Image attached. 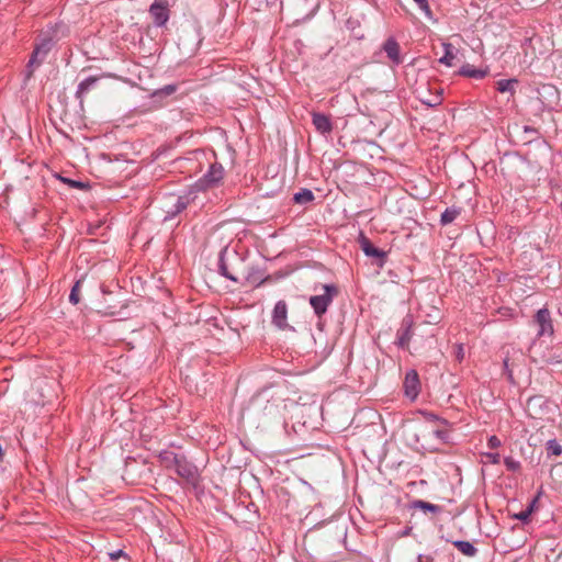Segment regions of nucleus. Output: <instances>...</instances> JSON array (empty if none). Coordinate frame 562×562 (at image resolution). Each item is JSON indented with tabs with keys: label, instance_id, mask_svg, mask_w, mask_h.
Segmentation results:
<instances>
[{
	"label": "nucleus",
	"instance_id": "obj_1",
	"mask_svg": "<svg viewBox=\"0 0 562 562\" xmlns=\"http://www.w3.org/2000/svg\"><path fill=\"white\" fill-rule=\"evenodd\" d=\"M322 290V294L312 295L308 300L311 307L313 308L314 314L321 318L328 311V307L331 305L334 299L338 295L339 290L338 286L334 283L330 284H321L315 285L314 291Z\"/></svg>",
	"mask_w": 562,
	"mask_h": 562
},
{
	"label": "nucleus",
	"instance_id": "obj_2",
	"mask_svg": "<svg viewBox=\"0 0 562 562\" xmlns=\"http://www.w3.org/2000/svg\"><path fill=\"white\" fill-rule=\"evenodd\" d=\"M225 169L220 162L211 164L207 171L191 186V190L198 195V192L216 188L222 182Z\"/></svg>",
	"mask_w": 562,
	"mask_h": 562
},
{
	"label": "nucleus",
	"instance_id": "obj_3",
	"mask_svg": "<svg viewBox=\"0 0 562 562\" xmlns=\"http://www.w3.org/2000/svg\"><path fill=\"white\" fill-rule=\"evenodd\" d=\"M54 38L52 36H45L41 40V42L35 46L31 58L27 64V76H31L34 68L38 67L44 59L46 58L47 54L50 52V49L54 46Z\"/></svg>",
	"mask_w": 562,
	"mask_h": 562
},
{
	"label": "nucleus",
	"instance_id": "obj_4",
	"mask_svg": "<svg viewBox=\"0 0 562 562\" xmlns=\"http://www.w3.org/2000/svg\"><path fill=\"white\" fill-rule=\"evenodd\" d=\"M198 195L194 193V190H187L183 194L177 195L175 203L169 206L165 212L166 215L164 221H169L175 218L178 214L184 211L191 203L195 201Z\"/></svg>",
	"mask_w": 562,
	"mask_h": 562
},
{
	"label": "nucleus",
	"instance_id": "obj_5",
	"mask_svg": "<svg viewBox=\"0 0 562 562\" xmlns=\"http://www.w3.org/2000/svg\"><path fill=\"white\" fill-rule=\"evenodd\" d=\"M173 471L183 480L192 485H198L200 480V474L198 468L190 462L186 456H181L179 462H177Z\"/></svg>",
	"mask_w": 562,
	"mask_h": 562
},
{
	"label": "nucleus",
	"instance_id": "obj_6",
	"mask_svg": "<svg viewBox=\"0 0 562 562\" xmlns=\"http://www.w3.org/2000/svg\"><path fill=\"white\" fill-rule=\"evenodd\" d=\"M149 13L153 16L156 26H164L169 20V10L166 0H154L150 4Z\"/></svg>",
	"mask_w": 562,
	"mask_h": 562
},
{
	"label": "nucleus",
	"instance_id": "obj_7",
	"mask_svg": "<svg viewBox=\"0 0 562 562\" xmlns=\"http://www.w3.org/2000/svg\"><path fill=\"white\" fill-rule=\"evenodd\" d=\"M403 387L404 393L408 398L415 400L418 396L420 391V381L416 370L411 369L406 372Z\"/></svg>",
	"mask_w": 562,
	"mask_h": 562
},
{
	"label": "nucleus",
	"instance_id": "obj_8",
	"mask_svg": "<svg viewBox=\"0 0 562 562\" xmlns=\"http://www.w3.org/2000/svg\"><path fill=\"white\" fill-rule=\"evenodd\" d=\"M539 100L546 109H553L559 100V92L552 85H543L539 90Z\"/></svg>",
	"mask_w": 562,
	"mask_h": 562
},
{
	"label": "nucleus",
	"instance_id": "obj_9",
	"mask_svg": "<svg viewBox=\"0 0 562 562\" xmlns=\"http://www.w3.org/2000/svg\"><path fill=\"white\" fill-rule=\"evenodd\" d=\"M535 323L539 326L538 336L552 335L553 326L550 312L547 308H540L535 315Z\"/></svg>",
	"mask_w": 562,
	"mask_h": 562
},
{
	"label": "nucleus",
	"instance_id": "obj_10",
	"mask_svg": "<svg viewBox=\"0 0 562 562\" xmlns=\"http://www.w3.org/2000/svg\"><path fill=\"white\" fill-rule=\"evenodd\" d=\"M360 246L366 256L376 259L379 266H383L386 258V252L380 248H376L372 243L364 236L360 238Z\"/></svg>",
	"mask_w": 562,
	"mask_h": 562
},
{
	"label": "nucleus",
	"instance_id": "obj_11",
	"mask_svg": "<svg viewBox=\"0 0 562 562\" xmlns=\"http://www.w3.org/2000/svg\"><path fill=\"white\" fill-rule=\"evenodd\" d=\"M382 49L394 66H398L400 64L403 63L400 45L395 38L389 37L383 43Z\"/></svg>",
	"mask_w": 562,
	"mask_h": 562
},
{
	"label": "nucleus",
	"instance_id": "obj_12",
	"mask_svg": "<svg viewBox=\"0 0 562 562\" xmlns=\"http://www.w3.org/2000/svg\"><path fill=\"white\" fill-rule=\"evenodd\" d=\"M288 305L285 301H278L272 311V323L279 329H285L288 327Z\"/></svg>",
	"mask_w": 562,
	"mask_h": 562
},
{
	"label": "nucleus",
	"instance_id": "obj_13",
	"mask_svg": "<svg viewBox=\"0 0 562 562\" xmlns=\"http://www.w3.org/2000/svg\"><path fill=\"white\" fill-rule=\"evenodd\" d=\"M312 123L315 130L323 135H328L333 131V123L330 117L326 114L318 112L312 113Z\"/></svg>",
	"mask_w": 562,
	"mask_h": 562
},
{
	"label": "nucleus",
	"instance_id": "obj_14",
	"mask_svg": "<svg viewBox=\"0 0 562 562\" xmlns=\"http://www.w3.org/2000/svg\"><path fill=\"white\" fill-rule=\"evenodd\" d=\"M397 346L400 348H405L408 346V342L412 338V322L405 318L402 323L401 328L397 330Z\"/></svg>",
	"mask_w": 562,
	"mask_h": 562
},
{
	"label": "nucleus",
	"instance_id": "obj_15",
	"mask_svg": "<svg viewBox=\"0 0 562 562\" xmlns=\"http://www.w3.org/2000/svg\"><path fill=\"white\" fill-rule=\"evenodd\" d=\"M245 279L247 285L251 288H258L267 280V277L260 268L251 267L249 268Z\"/></svg>",
	"mask_w": 562,
	"mask_h": 562
},
{
	"label": "nucleus",
	"instance_id": "obj_16",
	"mask_svg": "<svg viewBox=\"0 0 562 562\" xmlns=\"http://www.w3.org/2000/svg\"><path fill=\"white\" fill-rule=\"evenodd\" d=\"M227 254H228L227 248H223L220 251V255H218V272L224 278H226L228 280H232L234 282H238L239 281L238 278L234 273H232L229 271V268H228V265H227V261H226Z\"/></svg>",
	"mask_w": 562,
	"mask_h": 562
},
{
	"label": "nucleus",
	"instance_id": "obj_17",
	"mask_svg": "<svg viewBox=\"0 0 562 562\" xmlns=\"http://www.w3.org/2000/svg\"><path fill=\"white\" fill-rule=\"evenodd\" d=\"M98 81L99 77L97 76H89L88 78L80 81L76 90V98L82 100L85 95L95 87Z\"/></svg>",
	"mask_w": 562,
	"mask_h": 562
},
{
	"label": "nucleus",
	"instance_id": "obj_18",
	"mask_svg": "<svg viewBox=\"0 0 562 562\" xmlns=\"http://www.w3.org/2000/svg\"><path fill=\"white\" fill-rule=\"evenodd\" d=\"M181 456L182 454L175 453L173 451H170V450H162V451H160L158 457H159L160 462L164 464V467L166 469L173 470L177 462H179V459L181 458Z\"/></svg>",
	"mask_w": 562,
	"mask_h": 562
},
{
	"label": "nucleus",
	"instance_id": "obj_19",
	"mask_svg": "<svg viewBox=\"0 0 562 562\" xmlns=\"http://www.w3.org/2000/svg\"><path fill=\"white\" fill-rule=\"evenodd\" d=\"M443 56L439 58V63L452 67L456 58V49L451 43H442Z\"/></svg>",
	"mask_w": 562,
	"mask_h": 562
},
{
	"label": "nucleus",
	"instance_id": "obj_20",
	"mask_svg": "<svg viewBox=\"0 0 562 562\" xmlns=\"http://www.w3.org/2000/svg\"><path fill=\"white\" fill-rule=\"evenodd\" d=\"M518 80L516 78L501 79L496 82V90L501 93H510L512 95L516 92Z\"/></svg>",
	"mask_w": 562,
	"mask_h": 562
},
{
	"label": "nucleus",
	"instance_id": "obj_21",
	"mask_svg": "<svg viewBox=\"0 0 562 562\" xmlns=\"http://www.w3.org/2000/svg\"><path fill=\"white\" fill-rule=\"evenodd\" d=\"M459 74L469 78L482 79L487 75V71L465 64L460 68Z\"/></svg>",
	"mask_w": 562,
	"mask_h": 562
},
{
	"label": "nucleus",
	"instance_id": "obj_22",
	"mask_svg": "<svg viewBox=\"0 0 562 562\" xmlns=\"http://www.w3.org/2000/svg\"><path fill=\"white\" fill-rule=\"evenodd\" d=\"M452 543L461 553H463L467 557L472 558V557H475L477 553V549L470 541L456 540Z\"/></svg>",
	"mask_w": 562,
	"mask_h": 562
},
{
	"label": "nucleus",
	"instance_id": "obj_23",
	"mask_svg": "<svg viewBox=\"0 0 562 562\" xmlns=\"http://www.w3.org/2000/svg\"><path fill=\"white\" fill-rule=\"evenodd\" d=\"M461 213L460 207L451 206L447 207L440 217V224L441 225H448L451 224Z\"/></svg>",
	"mask_w": 562,
	"mask_h": 562
},
{
	"label": "nucleus",
	"instance_id": "obj_24",
	"mask_svg": "<svg viewBox=\"0 0 562 562\" xmlns=\"http://www.w3.org/2000/svg\"><path fill=\"white\" fill-rule=\"evenodd\" d=\"M315 199L314 193L310 189H301L293 196V200L297 204H306Z\"/></svg>",
	"mask_w": 562,
	"mask_h": 562
},
{
	"label": "nucleus",
	"instance_id": "obj_25",
	"mask_svg": "<svg viewBox=\"0 0 562 562\" xmlns=\"http://www.w3.org/2000/svg\"><path fill=\"white\" fill-rule=\"evenodd\" d=\"M413 507L414 508H419V509H422L424 512H430V513H434V514H438V513L441 512V507L440 506L431 504V503H428V502H425V501H422V499L415 501L413 503Z\"/></svg>",
	"mask_w": 562,
	"mask_h": 562
},
{
	"label": "nucleus",
	"instance_id": "obj_26",
	"mask_svg": "<svg viewBox=\"0 0 562 562\" xmlns=\"http://www.w3.org/2000/svg\"><path fill=\"white\" fill-rule=\"evenodd\" d=\"M546 450H547V454L549 457H551V456L559 457L562 453V446L560 445V442L558 440L550 439L546 443Z\"/></svg>",
	"mask_w": 562,
	"mask_h": 562
},
{
	"label": "nucleus",
	"instance_id": "obj_27",
	"mask_svg": "<svg viewBox=\"0 0 562 562\" xmlns=\"http://www.w3.org/2000/svg\"><path fill=\"white\" fill-rule=\"evenodd\" d=\"M60 180L64 183H67L69 187L75 188V189L88 190L90 188L88 182L74 180V179H69V178H65V177H60Z\"/></svg>",
	"mask_w": 562,
	"mask_h": 562
},
{
	"label": "nucleus",
	"instance_id": "obj_28",
	"mask_svg": "<svg viewBox=\"0 0 562 562\" xmlns=\"http://www.w3.org/2000/svg\"><path fill=\"white\" fill-rule=\"evenodd\" d=\"M418 9L425 14V16L429 20H432V11L429 7L428 0H413Z\"/></svg>",
	"mask_w": 562,
	"mask_h": 562
},
{
	"label": "nucleus",
	"instance_id": "obj_29",
	"mask_svg": "<svg viewBox=\"0 0 562 562\" xmlns=\"http://www.w3.org/2000/svg\"><path fill=\"white\" fill-rule=\"evenodd\" d=\"M79 286H80V281H77L75 283V285L72 286L70 294H69V302L72 303L74 305L79 303Z\"/></svg>",
	"mask_w": 562,
	"mask_h": 562
},
{
	"label": "nucleus",
	"instance_id": "obj_30",
	"mask_svg": "<svg viewBox=\"0 0 562 562\" xmlns=\"http://www.w3.org/2000/svg\"><path fill=\"white\" fill-rule=\"evenodd\" d=\"M504 463L510 471H517L520 468V462L513 459L512 457L505 458Z\"/></svg>",
	"mask_w": 562,
	"mask_h": 562
},
{
	"label": "nucleus",
	"instance_id": "obj_31",
	"mask_svg": "<svg viewBox=\"0 0 562 562\" xmlns=\"http://www.w3.org/2000/svg\"><path fill=\"white\" fill-rule=\"evenodd\" d=\"M530 509H524L520 513L515 514L514 518L520 520L524 524H527L530 520Z\"/></svg>",
	"mask_w": 562,
	"mask_h": 562
},
{
	"label": "nucleus",
	"instance_id": "obj_32",
	"mask_svg": "<svg viewBox=\"0 0 562 562\" xmlns=\"http://www.w3.org/2000/svg\"><path fill=\"white\" fill-rule=\"evenodd\" d=\"M425 417L429 422H438L442 425H448V422L434 413H425Z\"/></svg>",
	"mask_w": 562,
	"mask_h": 562
},
{
	"label": "nucleus",
	"instance_id": "obj_33",
	"mask_svg": "<svg viewBox=\"0 0 562 562\" xmlns=\"http://www.w3.org/2000/svg\"><path fill=\"white\" fill-rule=\"evenodd\" d=\"M442 101V98H441V94L438 93L436 94L434 98H431L430 100H423V102L428 105V106H436L438 104H440Z\"/></svg>",
	"mask_w": 562,
	"mask_h": 562
},
{
	"label": "nucleus",
	"instance_id": "obj_34",
	"mask_svg": "<svg viewBox=\"0 0 562 562\" xmlns=\"http://www.w3.org/2000/svg\"><path fill=\"white\" fill-rule=\"evenodd\" d=\"M454 356L459 362H461L464 359V347L462 344L456 346Z\"/></svg>",
	"mask_w": 562,
	"mask_h": 562
},
{
	"label": "nucleus",
	"instance_id": "obj_35",
	"mask_svg": "<svg viewBox=\"0 0 562 562\" xmlns=\"http://www.w3.org/2000/svg\"><path fill=\"white\" fill-rule=\"evenodd\" d=\"M176 90H177V86H175V85H167L164 88H161L158 92L162 93L165 95H170L173 92H176Z\"/></svg>",
	"mask_w": 562,
	"mask_h": 562
},
{
	"label": "nucleus",
	"instance_id": "obj_36",
	"mask_svg": "<svg viewBox=\"0 0 562 562\" xmlns=\"http://www.w3.org/2000/svg\"><path fill=\"white\" fill-rule=\"evenodd\" d=\"M503 364H504V370H505L508 381L514 382L513 371L509 369V364H508V358L504 359Z\"/></svg>",
	"mask_w": 562,
	"mask_h": 562
},
{
	"label": "nucleus",
	"instance_id": "obj_37",
	"mask_svg": "<svg viewBox=\"0 0 562 562\" xmlns=\"http://www.w3.org/2000/svg\"><path fill=\"white\" fill-rule=\"evenodd\" d=\"M487 446L491 448V449H496L501 446V440L499 438H497L496 436H491L488 438V441H487Z\"/></svg>",
	"mask_w": 562,
	"mask_h": 562
},
{
	"label": "nucleus",
	"instance_id": "obj_38",
	"mask_svg": "<svg viewBox=\"0 0 562 562\" xmlns=\"http://www.w3.org/2000/svg\"><path fill=\"white\" fill-rule=\"evenodd\" d=\"M486 457L493 464H497L499 462V454L498 453H486Z\"/></svg>",
	"mask_w": 562,
	"mask_h": 562
},
{
	"label": "nucleus",
	"instance_id": "obj_39",
	"mask_svg": "<svg viewBox=\"0 0 562 562\" xmlns=\"http://www.w3.org/2000/svg\"><path fill=\"white\" fill-rule=\"evenodd\" d=\"M434 435L440 440H446L448 438V434L445 430H435Z\"/></svg>",
	"mask_w": 562,
	"mask_h": 562
},
{
	"label": "nucleus",
	"instance_id": "obj_40",
	"mask_svg": "<svg viewBox=\"0 0 562 562\" xmlns=\"http://www.w3.org/2000/svg\"><path fill=\"white\" fill-rule=\"evenodd\" d=\"M538 497H535L531 499V502L529 503V505L527 506L526 509H530V515L535 512L536 507H537V503H538Z\"/></svg>",
	"mask_w": 562,
	"mask_h": 562
},
{
	"label": "nucleus",
	"instance_id": "obj_41",
	"mask_svg": "<svg viewBox=\"0 0 562 562\" xmlns=\"http://www.w3.org/2000/svg\"><path fill=\"white\" fill-rule=\"evenodd\" d=\"M417 562H434V559L430 555L419 554L417 557Z\"/></svg>",
	"mask_w": 562,
	"mask_h": 562
},
{
	"label": "nucleus",
	"instance_id": "obj_42",
	"mask_svg": "<svg viewBox=\"0 0 562 562\" xmlns=\"http://www.w3.org/2000/svg\"><path fill=\"white\" fill-rule=\"evenodd\" d=\"M123 554H124L123 550H115L113 552H110L109 557H110L111 560H115V559H117L119 557H121Z\"/></svg>",
	"mask_w": 562,
	"mask_h": 562
},
{
	"label": "nucleus",
	"instance_id": "obj_43",
	"mask_svg": "<svg viewBox=\"0 0 562 562\" xmlns=\"http://www.w3.org/2000/svg\"><path fill=\"white\" fill-rule=\"evenodd\" d=\"M273 408L274 406L273 405H270V406H265V411H266V414L268 415H271L273 412Z\"/></svg>",
	"mask_w": 562,
	"mask_h": 562
},
{
	"label": "nucleus",
	"instance_id": "obj_44",
	"mask_svg": "<svg viewBox=\"0 0 562 562\" xmlns=\"http://www.w3.org/2000/svg\"><path fill=\"white\" fill-rule=\"evenodd\" d=\"M232 256H233L234 260H236V261L240 260L237 252L234 251Z\"/></svg>",
	"mask_w": 562,
	"mask_h": 562
},
{
	"label": "nucleus",
	"instance_id": "obj_45",
	"mask_svg": "<svg viewBox=\"0 0 562 562\" xmlns=\"http://www.w3.org/2000/svg\"><path fill=\"white\" fill-rule=\"evenodd\" d=\"M294 2L299 4H306L307 0H293Z\"/></svg>",
	"mask_w": 562,
	"mask_h": 562
}]
</instances>
